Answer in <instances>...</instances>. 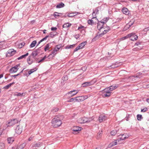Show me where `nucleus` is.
<instances>
[{"instance_id":"1","label":"nucleus","mask_w":149,"mask_h":149,"mask_svg":"<svg viewBox=\"0 0 149 149\" xmlns=\"http://www.w3.org/2000/svg\"><path fill=\"white\" fill-rule=\"evenodd\" d=\"M62 119V116L60 115L55 116L52 121V126L55 128L60 126L62 124L61 120Z\"/></svg>"},{"instance_id":"2","label":"nucleus","mask_w":149,"mask_h":149,"mask_svg":"<svg viewBox=\"0 0 149 149\" xmlns=\"http://www.w3.org/2000/svg\"><path fill=\"white\" fill-rule=\"evenodd\" d=\"M109 30V27L106 26L104 25L103 28L102 29V31L100 33L98 32V35L99 37H102L104 34L106 33Z\"/></svg>"},{"instance_id":"3","label":"nucleus","mask_w":149,"mask_h":149,"mask_svg":"<svg viewBox=\"0 0 149 149\" xmlns=\"http://www.w3.org/2000/svg\"><path fill=\"white\" fill-rule=\"evenodd\" d=\"M129 37L130 38L131 40L133 41L136 40L138 38V36L133 33H130L124 38L126 39Z\"/></svg>"},{"instance_id":"4","label":"nucleus","mask_w":149,"mask_h":149,"mask_svg":"<svg viewBox=\"0 0 149 149\" xmlns=\"http://www.w3.org/2000/svg\"><path fill=\"white\" fill-rule=\"evenodd\" d=\"M78 123L80 124H82L86 122H89L90 120H88L87 118L84 117L78 119L77 120Z\"/></svg>"},{"instance_id":"5","label":"nucleus","mask_w":149,"mask_h":149,"mask_svg":"<svg viewBox=\"0 0 149 149\" xmlns=\"http://www.w3.org/2000/svg\"><path fill=\"white\" fill-rule=\"evenodd\" d=\"M19 120L17 119H11L9 121L8 123V126H13L16 124L17 123Z\"/></svg>"},{"instance_id":"6","label":"nucleus","mask_w":149,"mask_h":149,"mask_svg":"<svg viewBox=\"0 0 149 149\" xmlns=\"http://www.w3.org/2000/svg\"><path fill=\"white\" fill-rule=\"evenodd\" d=\"M78 92L79 91L78 90H74L66 94V95L69 97H72L76 95Z\"/></svg>"},{"instance_id":"7","label":"nucleus","mask_w":149,"mask_h":149,"mask_svg":"<svg viewBox=\"0 0 149 149\" xmlns=\"http://www.w3.org/2000/svg\"><path fill=\"white\" fill-rule=\"evenodd\" d=\"M104 26V22H98L97 28V29L99 30V33H100L102 31V29L103 28Z\"/></svg>"},{"instance_id":"8","label":"nucleus","mask_w":149,"mask_h":149,"mask_svg":"<svg viewBox=\"0 0 149 149\" xmlns=\"http://www.w3.org/2000/svg\"><path fill=\"white\" fill-rule=\"evenodd\" d=\"M16 52V51L13 49H9L6 55L8 56H11L15 54Z\"/></svg>"},{"instance_id":"9","label":"nucleus","mask_w":149,"mask_h":149,"mask_svg":"<svg viewBox=\"0 0 149 149\" xmlns=\"http://www.w3.org/2000/svg\"><path fill=\"white\" fill-rule=\"evenodd\" d=\"M19 66V65L17 64L16 66L11 68L9 70V72L11 73H15L18 70V67Z\"/></svg>"},{"instance_id":"10","label":"nucleus","mask_w":149,"mask_h":149,"mask_svg":"<svg viewBox=\"0 0 149 149\" xmlns=\"http://www.w3.org/2000/svg\"><path fill=\"white\" fill-rule=\"evenodd\" d=\"M107 118L105 115L102 114L100 115L98 118V120L100 123H101L107 120Z\"/></svg>"},{"instance_id":"11","label":"nucleus","mask_w":149,"mask_h":149,"mask_svg":"<svg viewBox=\"0 0 149 149\" xmlns=\"http://www.w3.org/2000/svg\"><path fill=\"white\" fill-rule=\"evenodd\" d=\"M119 139L115 140L114 141L111 143L109 145V147H112L114 146H115L118 144H120L119 143Z\"/></svg>"},{"instance_id":"12","label":"nucleus","mask_w":149,"mask_h":149,"mask_svg":"<svg viewBox=\"0 0 149 149\" xmlns=\"http://www.w3.org/2000/svg\"><path fill=\"white\" fill-rule=\"evenodd\" d=\"M85 27L81 25L80 26L78 27V30H79L81 33H83L84 35L85 32Z\"/></svg>"},{"instance_id":"13","label":"nucleus","mask_w":149,"mask_h":149,"mask_svg":"<svg viewBox=\"0 0 149 149\" xmlns=\"http://www.w3.org/2000/svg\"><path fill=\"white\" fill-rule=\"evenodd\" d=\"M95 82H93L92 81L90 82H86L82 84V86L83 87H86L93 85Z\"/></svg>"},{"instance_id":"14","label":"nucleus","mask_w":149,"mask_h":149,"mask_svg":"<svg viewBox=\"0 0 149 149\" xmlns=\"http://www.w3.org/2000/svg\"><path fill=\"white\" fill-rule=\"evenodd\" d=\"M82 128L81 127H79L78 126H75L74 127L73 129L72 130L73 131V133H74L76 134L77 132H78L79 131H80L81 130Z\"/></svg>"},{"instance_id":"15","label":"nucleus","mask_w":149,"mask_h":149,"mask_svg":"<svg viewBox=\"0 0 149 149\" xmlns=\"http://www.w3.org/2000/svg\"><path fill=\"white\" fill-rule=\"evenodd\" d=\"M15 131L17 134H20L22 131V128H20L19 125H17L15 129Z\"/></svg>"},{"instance_id":"16","label":"nucleus","mask_w":149,"mask_h":149,"mask_svg":"<svg viewBox=\"0 0 149 149\" xmlns=\"http://www.w3.org/2000/svg\"><path fill=\"white\" fill-rule=\"evenodd\" d=\"M52 33V32H51L50 33L49 36H46L44 38L42 39L38 43V44H40L41 42L43 41H44L45 40H46L47 38L49 37H53L54 35H52V34H51Z\"/></svg>"},{"instance_id":"17","label":"nucleus","mask_w":149,"mask_h":149,"mask_svg":"<svg viewBox=\"0 0 149 149\" xmlns=\"http://www.w3.org/2000/svg\"><path fill=\"white\" fill-rule=\"evenodd\" d=\"M122 12L126 15H128L129 14V11L128 9L126 8H123L122 9Z\"/></svg>"},{"instance_id":"18","label":"nucleus","mask_w":149,"mask_h":149,"mask_svg":"<svg viewBox=\"0 0 149 149\" xmlns=\"http://www.w3.org/2000/svg\"><path fill=\"white\" fill-rule=\"evenodd\" d=\"M14 139L13 137H10L8 138L7 141L8 143L11 144L14 141Z\"/></svg>"},{"instance_id":"19","label":"nucleus","mask_w":149,"mask_h":149,"mask_svg":"<svg viewBox=\"0 0 149 149\" xmlns=\"http://www.w3.org/2000/svg\"><path fill=\"white\" fill-rule=\"evenodd\" d=\"M75 99L76 102H79L83 101L82 96L76 97Z\"/></svg>"},{"instance_id":"20","label":"nucleus","mask_w":149,"mask_h":149,"mask_svg":"<svg viewBox=\"0 0 149 149\" xmlns=\"http://www.w3.org/2000/svg\"><path fill=\"white\" fill-rule=\"evenodd\" d=\"M119 141L121 140H123L125 139L126 138V136L124 134H123L122 135H120L119 136Z\"/></svg>"},{"instance_id":"21","label":"nucleus","mask_w":149,"mask_h":149,"mask_svg":"<svg viewBox=\"0 0 149 149\" xmlns=\"http://www.w3.org/2000/svg\"><path fill=\"white\" fill-rule=\"evenodd\" d=\"M38 54L39 53L38 51V50H37L36 51H33L32 52L31 55L33 56V57L35 58Z\"/></svg>"},{"instance_id":"22","label":"nucleus","mask_w":149,"mask_h":149,"mask_svg":"<svg viewBox=\"0 0 149 149\" xmlns=\"http://www.w3.org/2000/svg\"><path fill=\"white\" fill-rule=\"evenodd\" d=\"M72 24L69 23L67 22L64 24L63 26V27L64 28H67L70 26Z\"/></svg>"},{"instance_id":"23","label":"nucleus","mask_w":149,"mask_h":149,"mask_svg":"<svg viewBox=\"0 0 149 149\" xmlns=\"http://www.w3.org/2000/svg\"><path fill=\"white\" fill-rule=\"evenodd\" d=\"M79 13L78 12H75L73 13H68V16L70 17H73L74 16L77 15L79 14Z\"/></svg>"},{"instance_id":"24","label":"nucleus","mask_w":149,"mask_h":149,"mask_svg":"<svg viewBox=\"0 0 149 149\" xmlns=\"http://www.w3.org/2000/svg\"><path fill=\"white\" fill-rule=\"evenodd\" d=\"M15 96H17L23 97L25 95V93H16L14 94Z\"/></svg>"},{"instance_id":"25","label":"nucleus","mask_w":149,"mask_h":149,"mask_svg":"<svg viewBox=\"0 0 149 149\" xmlns=\"http://www.w3.org/2000/svg\"><path fill=\"white\" fill-rule=\"evenodd\" d=\"M62 45L61 44H59L56 45L54 49L56 51H58L60 49Z\"/></svg>"},{"instance_id":"26","label":"nucleus","mask_w":149,"mask_h":149,"mask_svg":"<svg viewBox=\"0 0 149 149\" xmlns=\"http://www.w3.org/2000/svg\"><path fill=\"white\" fill-rule=\"evenodd\" d=\"M26 145V143H23L22 144L20 145L17 147L19 149H23Z\"/></svg>"},{"instance_id":"27","label":"nucleus","mask_w":149,"mask_h":149,"mask_svg":"<svg viewBox=\"0 0 149 149\" xmlns=\"http://www.w3.org/2000/svg\"><path fill=\"white\" fill-rule=\"evenodd\" d=\"M37 70V69L36 68H34L31 69L28 72L29 75L31 74L32 73L36 71Z\"/></svg>"},{"instance_id":"28","label":"nucleus","mask_w":149,"mask_h":149,"mask_svg":"<svg viewBox=\"0 0 149 149\" xmlns=\"http://www.w3.org/2000/svg\"><path fill=\"white\" fill-rule=\"evenodd\" d=\"M15 82H13L12 83H10L8 85H7L6 86H4L3 88H4L5 89H8L12 85L15 84Z\"/></svg>"},{"instance_id":"29","label":"nucleus","mask_w":149,"mask_h":149,"mask_svg":"<svg viewBox=\"0 0 149 149\" xmlns=\"http://www.w3.org/2000/svg\"><path fill=\"white\" fill-rule=\"evenodd\" d=\"M64 6V4L62 3H61L58 4L56 6V8H61L63 7Z\"/></svg>"},{"instance_id":"30","label":"nucleus","mask_w":149,"mask_h":149,"mask_svg":"<svg viewBox=\"0 0 149 149\" xmlns=\"http://www.w3.org/2000/svg\"><path fill=\"white\" fill-rule=\"evenodd\" d=\"M86 41L84 42L79 45V46H80V47L81 48V49H82L84 47V46L86 45Z\"/></svg>"},{"instance_id":"31","label":"nucleus","mask_w":149,"mask_h":149,"mask_svg":"<svg viewBox=\"0 0 149 149\" xmlns=\"http://www.w3.org/2000/svg\"><path fill=\"white\" fill-rule=\"evenodd\" d=\"M29 54V53H26L25 54L23 55L20 57H18L17 58V59L18 60H20L21 59H22L23 58H25Z\"/></svg>"},{"instance_id":"32","label":"nucleus","mask_w":149,"mask_h":149,"mask_svg":"<svg viewBox=\"0 0 149 149\" xmlns=\"http://www.w3.org/2000/svg\"><path fill=\"white\" fill-rule=\"evenodd\" d=\"M37 43L36 40L33 41L31 44L30 47L31 48L34 47Z\"/></svg>"},{"instance_id":"33","label":"nucleus","mask_w":149,"mask_h":149,"mask_svg":"<svg viewBox=\"0 0 149 149\" xmlns=\"http://www.w3.org/2000/svg\"><path fill=\"white\" fill-rule=\"evenodd\" d=\"M41 144L40 143H34L32 145L33 147H39L41 146Z\"/></svg>"},{"instance_id":"34","label":"nucleus","mask_w":149,"mask_h":149,"mask_svg":"<svg viewBox=\"0 0 149 149\" xmlns=\"http://www.w3.org/2000/svg\"><path fill=\"white\" fill-rule=\"evenodd\" d=\"M50 48V47L49 45V44H47L45 46L44 49L45 51L46 52L48 50H49V51H50L49 50V49Z\"/></svg>"},{"instance_id":"35","label":"nucleus","mask_w":149,"mask_h":149,"mask_svg":"<svg viewBox=\"0 0 149 149\" xmlns=\"http://www.w3.org/2000/svg\"><path fill=\"white\" fill-rule=\"evenodd\" d=\"M54 57V56L51 53L47 57V58H48V59H49V60H46V61L51 60Z\"/></svg>"},{"instance_id":"36","label":"nucleus","mask_w":149,"mask_h":149,"mask_svg":"<svg viewBox=\"0 0 149 149\" xmlns=\"http://www.w3.org/2000/svg\"><path fill=\"white\" fill-rule=\"evenodd\" d=\"M75 46V44H73L70 45H68L65 47L66 49H70L74 47Z\"/></svg>"},{"instance_id":"37","label":"nucleus","mask_w":149,"mask_h":149,"mask_svg":"<svg viewBox=\"0 0 149 149\" xmlns=\"http://www.w3.org/2000/svg\"><path fill=\"white\" fill-rule=\"evenodd\" d=\"M110 93L109 92L108 93H103V95L102 96L103 97H109L110 96Z\"/></svg>"},{"instance_id":"38","label":"nucleus","mask_w":149,"mask_h":149,"mask_svg":"<svg viewBox=\"0 0 149 149\" xmlns=\"http://www.w3.org/2000/svg\"><path fill=\"white\" fill-rule=\"evenodd\" d=\"M68 102H76V99L75 97L74 98H72L69 99L67 101Z\"/></svg>"},{"instance_id":"39","label":"nucleus","mask_w":149,"mask_h":149,"mask_svg":"<svg viewBox=\"0 0 149 149\" xmlns=\"http://www.w3.org/2000/svg\"><path fill=\"white\" fill-rule=\"evenodd\" d=\"M108 88H109V90L111 91L116 89L117 88V87L112 86Z\"/></svg>"},{"instance_id":"40","label":"nucleus","mask_w":149,"mask_h":149,"mask_svg":"<svg viewBox=\"0 0 149 149\" xmlns=\"http://www.w3.org/2000/svg\"><path fill=\"white\" fill-rule=\"evenodd\" d=\"M117 132V131L116 130H114L112 131L111 132V134L112 135H115L116 134Z\"/></svg>"},{"instance_id":"41","label":"nucleus","mask_w":149,"mask_h":149,"mask_svg":"<svg viewBox=\"0 0 149 149\" xmlns=\"http://www.w3.org/2000/svg\"><path fill=\"white\" fill-rule=\"evenodd\" d=\"M59 110V108L57 107H54L52 109V111L53 112H56L58 111Z\"/></svg>"},{"instance_id":"42","label":"nucleus","mask_w":149,"mask_h":149,"mask_svg":"<svg viewBox=\"0 0 149 149\" xmlns=\"http://www.w3.org/2000/svg\"><path fill=\"white\" fill-rule=\"evenodd\" d=\"M25 44V42H22V43H20V44H19L18 45V47L19 48H21Z\"/></svg>"},{"instance_id":"43","label":"nucleus","mask_w":149,"mask_h":149,"mask_svg":"<svg viewBox=\"0 0 149 149\" xmlns=\"http://www.w3.org/2000/svg\"><path fill=\"white\" fill-rule=\"evenodd\" d=\"M5 145L4 143H0V149H4Z\"/></svg>"},{"instance_id":"44","label":"nucleus","mask_w":149,"mask_h":149,"mask_svg":"<svg viewBox=\"0 0 149 149\" xmlns=\"http://www.w3.org/2000/svg\"><path fill=\"white\" fill-rule=\"evenodd\" d=\"M103 92H104V93H108L109 92L110 93H111V91H110V90H109V88H105L104 89V90L103 91Z\"/></svg>"},{"instance_id":"45","label":"nucleus","mask_w":149,"mask_h":149,"mask_svg":"<svg viewBox=\"0 0 149 149\" xmlns=\"http://www.w3.org/2000/svg\"><path fill=\"white\" fill-rule=\"evenodd\" d=\"M57 51H56L54 49L53 51L52 52L51 54H52L54 56L57 54Z\"/></svg>"},{"instance_id":"46","label":"nucleus","mask_w":149,"mask_h":149,"mask_svg":"<svg viewBox=\"0 0 149 149\" xmlns=\"http://www.w3.org/2000/svg\"><path fill=\"white\" fill-rule=\"evenodd\" d=\"M68 77L67 75L64 76L62 78V79L64 81H66L68 80Z\"/></svg>"},{"instance_id":"47","label":"nucleus","mask_w":149,"mask_h":149,"mask_svg":"<svg viewBox=\"0 0 149 149\" xmlns=\"http://www.w3.org/2000/svg\"><path fill=\"white\" fill-rule=\"evenodd\" d=\"M99 10L97 8H96L95 9L93 10V14L95 13L96 15L98 13Z\"/></svg>"},{"instance_id":"48","label":"nucleus","mask_w":149,"mask_h":149,"mask_svg":"<svg viewBox=\"0 0 149 149\" xmlns=\"http://www.w3.org/2000/svg\"><path fill=\"white\" fill-rule=\"evenodd\" d=\"M142 115H141L138 114L137 115V119L139 120H141L142 118Z\"/></svg>"},{"instance_id":"49","label":"nucleus","mask_w":149,"mask_h":149,"mask_svg":"<svg viewBox=\"0 0 149 149\" xmlns=\"http://www.w3.org/2000/svg\"><path fill=\"white\" fill-rule=\"evenodd\" d=\"M31 56H29L27 58V61L28 63L29 64H31L32 63V62L30 61Z\"/></svg>"},{"instance_id":"50","label":"nucleus","mask_w":149,"mask_h":149,"mask_svg":"<svg viewBox=\"0 0 149 149\" xmlns=\"http://www.w3.org/2000/svg\"><path fill=\"white\" fill-rule=\"evenodd\" d=\"M88 24L92 25L94 24V22L92 20L89 19L88 21Z\"/></svg>"},{"instance_id":"51","label":"nucleus","mask_w":149,"mask_h":149,"mask_svg":"<svg viewBox=\"0 0 149 149\" xmlns=\"http://www.w3.org/2000/svg\"><path fill=\"white\" fill-rule=\"evenodd\" d=\"M118 67V66L116 65H112L110 66V67H109V68H115L116 67Z\"/></svg>"},{"instance_id":"52","label":"nucleus","mask_w":149,"mask_h":149,"mask_svg":"<svg viewBox=\"0 0 149 149\" xmlns=\"http://www.w3.org/2000/svg\"><path fill=\"white\" fill-rule=\"evenodd\" d=\"M54 17H59L60 16L59 13H58L55 12L54 13Z\"/></svg>"},{"instance_id":"53","label":"nucleus","mask_w":149,"mask_h":149,"mask_svg":"<svg viewBox=\"0 0 149 149\" xmlns=\"http://www.w3.org/2000/svg\"><path fill=\"white\" fill-rule=\"evenodd\" d=\"M122 18H118L117 19H116V21L115 22V23H118V22L120 21L122 19Z\"/></svg>"},{"instance_id":"54","label":"nucleus","mask_w":149,"mask_h":149,"mask_svg":"<svg viewBox=\"0 0 149 149\" xmlns=\"http://www.w3.org/2000/svg\"><path fill=\"white\" fill-rule=\"evenodd\" d=\"M83 101L88 98L87 95L82 96Z\"/></svg>"},{"instance_id":"55","label":"nucleus","mask_w":149,"mask_h":149,"mask_svg":"<svg viewBox=\"0 0 149 149\" xmlns=\"http://www.w3.org/2000/svg\"><path fill=\"white\" fill-rule=\"evenodd\" d=\"M80 46H79V45L77 46L74 50V52H76L78 50L81 49V48L80 47Z\"/></svg>"},{"instance_id":"56","label":"nucleus","mask_w":149,"mask_h":149,"mask_svg":"<svg viewBox=\"0 0 149 149\" xmlns=\"http://www.w3.org/2000/svg\"><path fill=\"white\" fill-rule=\"evenodd\" d=\"M134 22L131 23L130 22L129 23V24L126 26V27H127L129 26V27H130L133 24Z\"/></svg>"},{"instance_id":"57","label":"nucleus","mask_w":149,"mask_h":149,"mask_svg":"<svg viewBox=\"0 0 149 149\" xmlns=\"http://www.w3.org/2000/svg\"><path fill=\"white\" fill-rule=\"evenodd\" d=\"M147 110V109L146 108H145L143 109H142L141 110V112H146V111Z\"/></svg>"},{"instance_id":"58","label":"nucleus","mask_w":149,"mask_h":149,"mask_svg":"<svg viewBox=\"0 0 149 149\" xmlns=\"http://www.w3.org/2000/svg\"><path fill=\"white\" fill-rule=\"evenodd\" d=\"M34 136H31L28 139V141H31L33 139Z\"/></svg>"},{"instance_id":"59","label":"nucleus","mask_w":149,"mask_h":149,"mask_svg":"<svg viewBox=\"0 0 149 149\" xmlns=\"http://www.w3.org/2000/svg\"><path fill=\"white\" fill-rule=\"evenodd\" d=\"M79 36L80 35L79 34H77L74 37L76 39H77L79 38Z\"/></svg>"},{"instance_id":"60","label":"nucleus","mask_w":149,"mask_h":149,"mask_svg":"<svg viewBox=\"0 0 149 149\" xmlns=\"http://www.w3.org/2000/svg\"><path fill=\"white\" fill-rule=\"evenodd\" d=\"M92 17H93V19L96 18V14L95 13L93 14V12L92 13Z\"/></svg>"},{"instance_id":"61","label":"nucleus","mask_w":149,"mask_h":149,"mask_svg":"<svg viewBox=\"0 0 149 149\" xmlns=\"http://www.w3.org/2000/svg\"><path fill=\"white\" fill-rule=\"evenodd\" d=\"M57 29L56 27H52L51 29V30L52 31H56Z\"/></svg>"},{"instance_id":"62","label":"nucleus","mask_w":149,"mask_h":149,"mask_svg":"<svg viewBox=\"0 0 149 149\" xmlns=\"http://www.w3.org/2000/svg\"><path fill=\"white\" fill-rule=\"evenodd\" d=\"M102 132V131L101 132H100V133H99V137H98V138H100L101 136H102V133L101 132Z\"/></svg>"},{"instance_id":"63","label":"nucleus","mask_w":149,"mask_h":149,"mask_svg":"<svg viewBox=\"0 0 149 149\" xmlns=\"http://www.w3.org/2000/svg\"><path fill=\"white\" fill-rule=\"evenodd\" d=\"M44 61V60L42 58V59H41V60H40L38 62V63H39L40 62H43Z\"/></svg>"},{"instance_id":"64","label":"nucleus","mask_w":149,"mask_h":149,"mask_svg":"<svg viewBox=\"0 0 149 149\" xmlns=\"http://www.w3.org/2000/svg\"><path fill=\"white\" fill-rule=\"evenodd\" d=\"M47 57L46 56V55H45L44 57L42 58V59L44 60H45L46 58H47Z\"/></svg>"}]
</instances>
